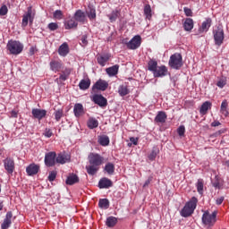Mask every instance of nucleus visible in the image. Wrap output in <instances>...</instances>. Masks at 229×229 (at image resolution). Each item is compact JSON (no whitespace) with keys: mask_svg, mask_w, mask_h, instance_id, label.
Returning <instances> with one entry per match:
<instances>
[{"mask_svg":"<svg viewBox=\"0 0 229 229\" xmlns=\"http://www.w3.org/2000/svg\"><path fill=\"white\" fill-rule=\"evenodd\" d=\"M183 12L186 15V17H192V10L189 7H183Z\"/></svg>","mask_w":229,"mask_h":229,"instance_id":"obj_53","label":"nucleus"},{"mask_svg":"<svg viewBox=\"0 0 229 229\" xmlns=\"http://www.w3.org/2000/svg\"><path fill=\"white\" fill-rule=\"evenodd\" d=\"M196 207H198V198L192 197L180 211L182 217H191L194 214Z\"/></svg>","mask_w":229,"mask_h":229,"instance_id":"obj_2","label":"nucleus"},{"mask_svg":"<svg viewBox=\"0 0 229 229\" xmlns=\"http://www.w3.org/2000/svg\"><path fill=\"white\" fill-rule=\"evenodd\" d=\"M56 164V152H48L45 155V165L53 167Z\"/></svg>","mask_w":229,"mask_h":229,"instance_id":"obj_11","label":"nucleus"},{"mask_svg":"<svg viewBox=\"0 0 229 229\" xmlns=\"http://www.w3.org/2000/svg\"><path fill=\"white\" fill-rule=\"evenodd\" d=\"M112 185H114V182H112V180H110L106 177L100 179L98 182L99 189H110V187H112Z\"/></svg>","mask_w":229,"mask_h":229,"instance_id":"obj_18","label":"nucleus"},{"mask_svg":"<svg viewBox=\"0 0 229 229\" xmlns=\"http://www.w3.org/2000/svg\"><path fill=\"white\" fill-rule=\"evenodd\" d=\"M212 185H213V187H215V189H220V187H221V184L217 181L212 182Z\"/></svg>","mask_w":229,"mask_h":229,"instance_id":"obj_60","label":"nucleus"},{"mask_svg":"<svg viewBox=\"0 0 229 229\" xmlns=\"http://www.w3.org/2000/svg\"><path fill=\"white\" fill-rule=\"evenodd\" d=\"M151 182H153V176H149L148 178V180L144 182L143 187H148V185H149V183H151Z\"/></svg>","mask_w":229,"mask_h":229,"instance_id":"obj_56","label":"nucleus"},{"mask_svg":"<svg viewBox=\"0 0 229 229\" xmlns=\"http://www.w3.org/2000/svg\"><path fill=\"white\" fill-rule=\"evenodd\" d=\"M166 120L167 114L164 111H159L155 117V123H160L161 124H164V123H165Z\"/></svg>","mask_w":229,"mask_h":229,"instance_id":"obj_23","label":"nucleus"},{"mask_svg":"<svg viewBox=\"0 0 229 229\" xmlns=\"http://www.w3.org/2000/svg\"><path fill=\"white\" fill-rule=\"evenodd\" d=\"M48 30H50V31H56V30L58 29V23L56 22H51L47 25Z\"/></svg>","mask_w":229,"mask_h":229,"instance_id":"obj_48","label":"nucleus"},{"mask_svg":"<svg viewBox=\"0 0 229 229\" xmlns=\"http://www.w3.org/2000/svg\"><path fill=\"white\" fill-rule=\"evenodd\" d=\"M158 153H160V150L158 149V148L153 147L150 154L148 157V160H151V161L155 160V158H157V155H158Z\"/></svg>","mask_w":229,"mask_h":229,"instance_id":"obj_41","label":"nucleus"},{"mask_svg":"<svg viewBox=\"0 0 229 229\" xmlns=\"http://www.w3.org/2000/svg\"><path fill=\"white\" fill-rule=\"evenodd\" d=\"M98 207L106 210L110 208V201L108 199H100L98 201Z\"/></svg>","mask_w":229,"mask_h":229,"instance_id":"obj_38","label":"nucleus"},{"mask_svg":"<svg viewBox=\"0 0 229 229\" xmlns=\"http://www.w3.org/2000/svg\"><path fill=\"white\" fill-rule=\"evenodd\" d=\"M148 71H150L153 73L156 71V69L158 68V63L157 61H154V60H150L148 62Z\"/></svg>","mask_w":229,"mask_h":229,"instance_id":"obj_42","label":"nucleus"},{"mask_svg":"<svg viewBox=\"0 0 229 229\" xmlns=\"http://www.w3.org/2000/svg\"><path fill=\"white\" fill-rule=\"evenodd\" d=\"M106 226L108 228H114L117 225V217L115 216H108L106 221Z\"/></svg>","mask_w":229,"mask_h":229,"instance_id":"obj_34","label":"nucleus"},{"mask_svg":"<svg viewBox=\"0 0 229 229\" xmlns=\"http://www.w3.org/2000/svg\"><path fill=\"white\" fill-rule=\"evenodd\" d=\"M224 201H225V197H220L216 199V205H222Z\"/></svg>","mask_w":229,"mask_h":229,"instance_id":"obj_58","label":"nucleus"},{"mask_svg":"<svg viewBox=\"0 0 229 229\" xmlns=\"http://www.w3.org/2000/svg\"><path fill=\"white\" fill-rule=\"evenodd\" d=\"M228 102H226V100H224L221 104V114H223V115H225L226 117V115H228Z\"/></svg>","mask_w":229,"mask_h":229,"instance_id":"obj_43","label":"nucleus"},{"mask_svg":"<svg viewBox=\"0 0 229 229\" xmlns=\"http://www.w3.org/2000/svg\"><path fill=\"white\" fill-rule=\"evenodd\" d=\"M168 65L171 69H174L175 71H180L182 67H183V57L180 53H174L170 56L168 61Z\"/></svg>","mask_w":229,"mask_h":229,"instance_id":"obj_3","label":"nucleus"},{"mask_svg":"<svg viewBox=\"0 0 229 229\" xmlns=\"http://www.w3.org/2000/svg\"><path fill=\"white\" fill-rule=\"evenodd\" d=\"M49 65H50V71H53V72H60V71L64 67V64H62V61H56V60H52L49 63Z\"/></svg>","mask_w":229,"mask_h":229,"instance_id":"obj_17","label":"nucleus"},{"mask_svg":"<svg viewBox=\"0 0 229 229\" xmlns=\"http://www.w3.org/2000/svg\"><path fill=\"white\" fill-rule=\"evenodd\" d=\"M71 161V156L67 154H58V156L55 157V162L57 164H67V162Z\"/></svg>","mask_w":229,"mask_h":229,"instance_id":"obj_22","label":"nucleus"},{"mask_svg":"<svg viewBox=\"0 0 229 229\" xmlns=\"http://www.w3.org/2000/svg\"><path fill=\"white\" fill-rule=\"evenodd\" d=\"M213 37L215 40V45L221 47L223 45V42L225 40V30H223V28L216 27V30H213Z\"/></svg>","mask_w":229,"mask_h":229,"instance_id":"obj_7","label":"nucleus"},{"mask_svg":"<svg viewBox=\"0 0 229 229\" xmlns=\"http://www.w3.org/2000/svg\"><path fill=\"white\" fill-rule=\"evenodd\" d=\"M167 67L165 65L157 66L156 71L154 72V78H164V76H167Z\"/></svg>","mask_w":229,"mask_h":229,"instance_id":"obj_15","label":"nucleus"},{"mask_svg":"<svg viewBox=\"0 0 229 229\" xmlns=\"http://www.w3.org/2000/svg\"><path fill=\"white\" fill-rule=\"evenodd\" d=\"M92 89H96L97 90H102L105 92L106 89H108V82L105 80L99 79L92 87Z\"/></svg>","mask_w":229,"mask_h":229,"instance_id":"obj_14","label":"nucleus"},{"mask_svg":"<svg viewBox=\"0 0 229 229\" xmlns=\"http://www.w3.org/2000/svg\"><path fill=\"white\" fill-rule=\"evenodd\" d=\"M210 26H212V19L207 18L206 21L202 22L201 27L199 29V33H205L210 30Z\"/></svg>","mask_w":229,"mask_h":229,"instance_id":"obj_20","label":"nucleus"},{"mask_svg":"<svg viewBox=\"0 0 229 229\" xmlns=\"http://www.w3.org/2000/svg\"><path fill=\"white\" fill-rule=\"evenodd\" d=\"M64 17V13L61 10H56L54 13V19H58L60 21Z\"/></svg>","mask_w":229,"mask_h":229,"instance_id":"obj_47","label":"nucleus"},{"mask_svg":"<svg viewBox=\"0 0 229 229\" xmlns=\"http://www.w3.org/2000/svg\"><path fill=\"white\" fill-rule=\"evenodd\" d=\"M77 22H81V24H85V21H87V16L85 15V13L81 10H77L74 13V18Z\"/></svg>","mask_w":229,"mask_h":229,"instance_id":"obj_19","label":"nucleus"},{"mask_svg":"<svg viewBox=\"0 0 229 229\" xmlns=\"http://www.w3.org/2000/svg\"><path fill=\"white\" fill-rule=\"evenodd\" d=\"M143 12H144V15H145L146 19H148V21H151V18L153 17V13L151 11V5L146 4L144 6Z\"/></svg>","mask_w":229,"mask_h":229,"instance_id":"obj_36","label":"nucleus"},{"mask_svg":"<svg viewBox=\"0 0 229 229\" xmlns=\"http://www.w3.org/2000/svg\"><path fill=\"white\" fill-rule=\"evenodd\" d=\"M196 187L199 194H203V180L199 179Z\"/></svg>","mask_w":229,"mask_h":229,"instance_id":"obj_45","label":"nucleus"},{"mask_svg":"<svg viewBox=\"0 0 229 229\" xmlns=\"http://www.w3.org/2000/svg\"><path fill=\"white\" fill-rule=\"evenodd\" d=\"M33 21H35V13L33 12V8L30 6L27 9V13L23 14L21 28H26V26H28V22H30V24H33Z\"/></svg>","mask_w":229,"mask_h":229,"instance_id":"obj_6","label":"nucleus"},{"mask_svg":"<svg viewBox=\"0 0 229 229\" xmlns=\"http://www.w3.org/2000/svg\"><path fill=\"white\" fill-rule=\"evenodd\" d=\"M56 174H57V173L55 170L49 172L48 181L55 182V180H56Z\"/></svg>","mask_w":229,"mask_h":229,"instance_id":"obj_46","label":"nucleus"},{"mask_svg":"<svg viewBox=\"0 0 229 229\" xmlns=\"http://www.w3.org/2000/svg\"><path fill=\"white\" fill-rule=\"evenodd\" d=\"M90 88V79H82L79 83L81 90H87Z\"/></svg>","mask_w":229,"mask_h":229,"instance_id":"obj_31","label":"nucleus"},{"mask_svg":"<svg viewBox=\"0 0 229 229\" xmlns=\"http://www.w3.org/2000/svg\"><path fill=\"white\" fill-rule=\"evenodd\" d=\"M43 135L47 137V139H51V137H53V131H51V129L46 128Z\"/></svg>","mask_w":229,"mask_h":229,"instance_id":"obj_50","label":"nucleus"},{"mask_svg":"<svg viewBox=\"0 0 229 229\" xmlns=\"http://www.w3.org/2000/svg\"><path fill=\"white\" fill-rule=\"evenodd\" d=\"M177 132L179 137H183V135H185V126L181 125L178 129H177Z\"/></svg>","mask_w":229,"mask_h":229,"instance_id":"obj_51","label":"nucleus"},{"mask_svg":"<svg viewBox=\"0 0 229 229\" xmlns=\"http://www.w3.org/2000/svg\"><path fill=\"white\" fill-rule=\"evenodd\" d=\"M59 80H62V81H65L67 80V75L65 73H63L59 76Z\"/></svg>","mask_w":229,"mask_h":229,"instance_id":"obj_61","label":"nucleus"},{"mask_svg":"<svg viewBox=\"0 0 229 229\" xmlns=\"http://www.w3.org/2000/svg\"><path fill=\"white\" fill-rule=\"evenodd\" d=\"M88 160L89 165L86 166L87 173L90 176H94L99 171V166L103 165L105 157L98 153H89Z\"/></svg>","mask_w":229,"mask_h":229,"instance_id":"obj_1","label":"nucleus"},{"mask_svg":"<svg viewBox=\"0 0 229 229\" xmlns=\"http://www.w3.org/2000/svg\"><path fill=\"white\" fill-rule=\"evenodd\" d=\"M4 205L3 204V200H0V211L3 210Z\"/></svg>","mask_w":229,"mask_h":229,"instance_id":"obj_63","label":"nucleus"},{"mask_svg":"<svg viewBox=\"0 0 229 229\" xmlns=\"http://www.w3.org/2000/svg\"><path fill=\"white\" fill-rule=\"evenodd\" d=\"M8 13V7L6 5H2L0 8V15H6Z\"/></svg>","mask_w":229,"mask_h":229,"instance_id":"obj_52","label":"nucleus"},{"mask_svg":"<svg viewBox=\"0 0 229 229\" xmlns=\"http://www.w3.org/2000/svg\"><path fill=\"white\" fill-rule=\"evenodd\" d=\"M78 182H80V178L78 175L72 174L67 177L65 183L66 185H74V183H78Z\"/></svg>","mask_w":229,"mask_h":229,"instance_id":"obj_30","label":"nucleus"},{"mask_svg":"<svg viewBox=\"0 0 229 229\" xmlns=\"http://www.w3.org/2000/svg\"><path fill=\"white\" fill-rule=\"evenodd\" d=\"M210 108H212V103H210V101H206L201 105L199 114H201V115H207V112H208Z\"/></svg>","mask_w":229,"mask_h":229,"instance_id":"obj_26","label":"nucleus"},{"mask_svg":"<svg viewBox=\"0 0 229 229\" xmlns=\"http://www.w3.org/2000/svg\"><path fill=\"white\" fill-rule=\"evenodd\" d=\"M60 56H65L69 55V45L67 43H63L58 49Z\"/></svg>","mask_w":229,"mask_h":229,"instance_id":"obj_29","label":"nucleus"},{"mask_svg":"<svg viewBox=\"0 0 229 229\" xmlns=\"http://www.w3.org/2000/svg\"><path fill=\"white\" fill-rule=\"evenodd\" d=\"M33 119H38V121H42L46 115H47V111L46 109L33 108L31 111Z\"/></svg>","mask_w":229,"mask_h":229,"instance_id":"obj_12","label":"nucleus"},{"mask_svg":"<svg viewBox=\"0 0 229 229\" xmlns=\"http://www.w3.org/2000/svg\"><path fill=\"white\" fill-rule=\"evenodd\" d=\"M216 85L219 87V89H223L225 87V85H226V80L225 79H220Z\"/></svg>","mask_w":229,"mask_h":229,"instance_id":"obj_54","label":"nucleus"},{"mask_svg":"<svg viewBox=\"0 0 229 229\" xmlns=\"http://www.w3.org/2000/svg\"><path fill=\"white\" fill-rule=\"evenodd\" d=\"M98 143L100 146H108V144H110V138L106 135L100 136L98 138Z\"/></svg>","mask_w":229,"mask_h":229,"instance_id":"obj_39","label":"nucleus"},{"mask_svg":"<svg viewBox=\"0 0 229 229\" xmlns=\"http://www.w3.org/2000/svg\"><path fill=\"white\" fill-rule=\"evenodd\" d=\"M108 60H110V55H108V54L97 56L98 64H99L101 65V67H105V65H106V62H108Z\"/></svg>","mask_w":229,"mask_h":229,"instance_id":"obj_24","label":"nucleus"},{"mask_svg":"<svg viewBox=\"0 0 229 229\" xmlns=\"http://www.w3.org/2000/svg\"><path fill=\"white\" fill-rule=\"evenodd\" d=\"M130 141H131L134 146H137V144H139V138L131 137V138H130Z\"/></svg>","mask_w":229,"mask_h":229,"instance_id":"obj_55","label":"nucleus"},{"mask_svg":"<svg viewBox=\"0 0 229 229\" xmlns=\"http://www.w3.org/2000/svg\"><path fill=\"white\" fill-rule=\"evenodd\" d=\"M92 101L95 103V105L100 106V108H105L108 106V100L101 94L93 95Z\"/></svg>","mask_w":229,"mask_h":229,"instance_id":"obj_9","label":"nucleus"},{"mask_svg":"<svg viewBox=\"0 0 229 229\" xmlns=\"http://www.w3.org/2000/svg\"><path fill=\"white\" fill-rule=\"evenodd\" d=\"M73 113L75 117H81L85 114V109L83 108V105L77 103L74 105Z\"/></svg>","mask_w":229,"mask_h":229,"instance_id":"obj_21","label":"nucleus"},{"mask_svg":"<svg viewBox=\"0 0 229 229\" xmlns=\"http://www.w3.org/2000/svg\"><path fill=\"white\" fill-rule=\"evenodd\" d=\"M87 124L89 130H94V128H98V126H99V122L96 120V118H89Z\"/></svg>","mask_w":229,"mask_h":229,"instance_id":"obj_37","label":"nucleus"},{"mask_svg":"<svg viewBox=\"0 0 229 229\" xmlns=\"http://www.w3.org/2000/svg\"><path fill=\"white\" fill-rule=\"evenodd\" d=\"M38 171H40V165L36 164H30L26 168V173L29 176H35V174H38Z\"/></svg>","mask_w":229,"mask_h":229,"instance_id":"obj_16","label":"nucleus"},{"mask_svg":"<svg viewBox=\"0 0 229 229\" xmlns=\"http://www.w3.org/2000/svg\"><path fill=\"white\" fill-rule=\"evenodd\" d=\"M55 121H57V123L60 121V119H62L64 117V110L62 109H58L55 112L54 114Z\"/></svg>","mask_w":229,"mask_h":229,"instance_id":"obj_44","label":"nucleus"},{"mask_svg":"<svg viewBox=\"0 0 229 229\" xmlns=\"http://www.w3.org/2000/svg\"><path fill=\"white\" fill-rule=\"evenodd\" d=\"M4 167L5 171H7L8 174H13V171H15V161L12 159V157H7L3 160Z\"/></svg>","mask_w":229,"mask_h":229,"instance_id":"obj_10","label":"nucleus"},{"mask_svg":"<svg viewBox=\"0 0 229 229\" xmlns=\"http://www.w3.org/2000/svg\"><path fill=\"white\" fill-rule=\"evenodd\" d=\"M183 28L185 31H192L194 28V21L192 18H186L183 22Z\"/></svg>","mask_w":229,"mask_h":229,"instance_id":"obj_25","label":"nucleus"},{"mask_svg":"<svg viewBox=\"0 0 229 229\" xmlns=\"http://www.w3.org/2000/svg\"><path fill=\"white\" fill-rule=\"evenodd\" d=\"M87 15H88L89 21H94V19H96V17H97L96 8H94L92 6H89V11H87Z\"/></svg>","mask_w":229,"mask_h":229,"instance_id":"obj_40","label":"nucleus"},{"mask_svg":"<svg viewBox=\"0 0 229 229\" xmlns=\"http://www.w3.org/2000/svg\"><path fill=\"white\" fill-rule=\"evenodd\" d=\"M121 16V12L119 10L112 11L110 14L107 15L110 22H115L117 19Z\"/></svg>","mask_w":229,"mask_h":229,"instance_id":"obj_33","label":"nucleus"},{"mask_svg":"<svg viewBox=\"0 0 229 229\" xmlns=\"http://www.w3.org/2000/svg\"><path fill=\"white\" fill-rule=\"evenodd\" d=\"M11 117L17 119V117H19V112L15 110L11 111Z\"/></svg>","mask_w":229,"mask_h":229,"instance_id":"obj_57","label":"nucleus"},{"mask_svg":"<svg viewBox=\"0 0 229 229\" xmlns=\"http://www.w3.org/2000/svg\"><path fill=\"white\" fill-rule=\"evenodd\" d=\"M64 28L65 30H72L74 28H78V22L74 18H71L64 22Z\"/></svg>","mask_w":229,"mask_h":229,"instance_id":"obj_28","label":"nucleus"},{"mask_svg":"<svg viewBox=\"0 0 229 229\" xmlns=\"http://www.w3.org/2000/svg\"><path fill=\"white\" fill-rule=\"evenodd\" d=\"M142 42V38L140 35L134 36L129 42L125 43L127 46V49H139L140 47V44Z\"/></svg>","mask_w":229,"mask_h":229,"instance_id":"obj_8","label":"nucleus"},{"mask_svg":"<svg viewBox=\"0 0 229 229\" xmlns=\"http://www.w3.org/2000/svg\"><path fill=\"white\" fill-rule=\"evenodd\" d=\"M89 45V40H87V35H83L81 38V46L82 47H86V46Z\"/></svg>","mask_w":229,"mask_h":229,"instance_id":"obj_49","label":"nucleus"},{"mask_svg":"<svg viewBox=\"0 0 229 229\" xmlns=\"http://www.w3.org/2000/svg\"><path fill=\"white\" fill-rule=\"evenodd\" d=\"M118 94L122 98H124V96H128V94H130V89H128V86H124V85L119 86Z\"/></svg>","mask_w":229,"mask_h":229,"instance_id":"obj_35","label":"nucleus"},{"mask_svg":"<svg viewBox=\"0 0 229 229\" xmlns=\"http://www.w3.org/2000/svg\"><path fill=\"white\" fill-rule=\"evenodd\" d=\"M106 72L108 74V76H117L119 72V64H114L109 68H106Z\"/></svg>","mask_w":229,"mask_h":229,"instance_id":"obj_27","label":"nucleus"},{"mask_svg":"<svg viewBox=\"0 0 229 229\" xmlns=\"http://www.w3.org/2000/svg\"><path fill=\"white\" fill-rule=\"evenodd\" d=\"M223 131H218L216 132H215L213 135H211V137H219V135H221V133H223Z\"/></svg>","mask_w":229,"mask_h":229,"instance_id":"obj_62","label":"nucleus"},{"mask_svg":"<svg viewBox=\"0 0 229 229\" xmlns=\"http://www.w3.org/2000/svg\"><path fill=\"white\" fill-rule=\"evenodd\" d=\"M30 51V55H35V52H34V48H33V47H31Z\"/></svg>","mask_w":229,"mask_h":229,"instance_id":"obj_64","label":"nucleus"},{"mask_svg":"<svg viewBox=\"0 0 229 229\" xmlns=\"http://www.w3.org/2000/svg\"><path fill=\"white\" fill-rule=\"evenodd\" d=\"M211 126H212L213 128H216V127H217V126H221V123H220L219 121H215V122H213V123H211Z\"/></svg>","mask_w":229,"mask_h":229,"instance_id":"obj_59","label":"nucleus"},{"mask_svg":"<svg viewBox=\"0 0 229 229\" xmlns=\"http://www.w3.org/2000/svg\"><path fill=\"white\" fill-rule=\"evenodd\" d=\"M216 217L217 211H214L212 214H210L208 210L204 211L202 215V223L206 226H214V225H216V221H217Z\"/></svg>","mask_w":229,"mask_h":229,"instance_id":"obj_4","label":"nucleus"},{"mask_svg":"<svg viewBox=\"0 0 229 229\" xmlns=\"http://www.w3.org/2000/svg\"><path fill=\"white\" fill-rule=\"evenodd\" d=\"M104 171L106 173H107V174L112 175L115 173V165H114V163H110L108 162L105 167H104Z\"/></svg>","mask_w":229,"mask_h":229,"instance_id":"obj_32","label":"nucleus"},{"mask_svg":"<svg viewBox=\"0 0 229 229\" xmlns=\"http://www.w3.org/2000/svg\"><path fill=\"white\" fill-rule=\"evenodd\" d=\"M7 49L11 55H21L22 49H24V45L19 41L10 40L7 43Z\"/></svg>","mask_w":229,"mask_h":229,"instance_id":"obj_5","label":"nucleus"},{"mask_svg":"<svg viewBox=\"0 0 229 229\" xmlns=\"http://www.w3.org/2000/svg\"><path fill=\"white\" fill-rule=\"evenodd\" d=\"M12 217H13V213H12V211H8L1 225V229H8L12 226Z\"/></svg>","mask_w":229,"mask_h":229,"instance_id":"obj_13","label":"nucleus"}]
</instances>
